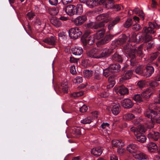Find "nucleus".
I'll use <instances>...</instances> for the list:
<instances>
[{
    "mask_svg": "<svg viewBox=\"0 0 160 160\" xmlns=\"http://www.w3.org/2000/svg\"><path fill=\"white\" fill-rule=\"evenodd\" d=\"M148 27L147 28L145 27L143 28V32L146 33L144 39L145 42H148L151 40L152 38V37L148 33H154L155 31H154V29H158L159 28V26L157 25L156 23H152L149 22L148 23Z\"/></svg>",
    "mask_w": 160,
    "mask_h": 160,
    "instance_id": "f257e3e1",
    "label": "nucleus"
},
{
    "mask_svg": "<svg viewBox=\"0 0 160 160\" xmlns=\"http://www.w3.org/2000/svg\"><path fill=\"white\" fill-rule=\"evenodd\" d=\"M158 113L160 114V108L155 106V103H151L149 105V108L145 112L144 115L151 120L154 119Z\"/></svg>",
    "mask_w": 160,
    "mask_h": 160,
    "instance_id": "f03ea898",
    "label": "nucleus"
},
{
    "mask_svg": "<svg viewBox=\"0 0 160 160\" xmlns=\"http://www.w3.org/2000/svg\"><path fill=\"white\" fill-rule=\"evenodd\" d=\"M132 45L130 43H128L125 45L123 46V49L125 51V52L128 54L130 57L131 58L130 60V62L132 66H134L136 64L135 62V59L134 54L132 53H134L136 51V49L134 45Z\"/></svg>",
    "mask_w": 160,
    "mask_h": 160,
    "instance_id": "7ed1b4c3",
    "label": "nucleus"
},
{
    "mask_svg": "<svg viewBox=\"0 0 160 160\" xmlns=\"http://www.w3.org/2000/svg\"><path fill=\"white\" fill-rule=\"evenodd\" d=\"M69 34L71 38L76 39L81 35L82 32L78 28L75 27L70 29Z\"/></svg>",
    "mask_w": 160,
    "mask_h": 160,
    "instance_id": "20e7f679",
    "label": "nucleus"
},
{
    "mask_svg": "<svg viewBox=\"0 0 160 160\" xmlns=\"http://www.w3.org/2000/svg\"><path fill=\"white\" fill-rule=\"evenodd\" d=\"M87 55L91 58L99 59L101 58L100 49L93 48L87 52Z\"/></svg>",
    "mask_w": 160,
    "mask_h": 160,
    "instance_id": "39448f33",
    "label": "nucleus"
},
{
    "mask_svg": "<svg viewBox=\"0 0 160 160\" xmlns=\"http://www.w3.org/2000/svg\"><path fill=\"white\" fill-rule=\"evenodd\" d=\"M66 14L70 16L75 15V5H68L63 8Z\"/></svg>",
    "mask_w": 160,
    "mask_h": 160,
    "instance_id": "423d86ee",
    "label": "nucleus"
},
{
    "mask_svg": "<svg viewBox=\"0 0 160 160\" xmlns=\"http://www.w3.org/2000/svg\"><path fill=\"white\" fill-rule=\"evenodd\" d=\"M87 19V17L86 15H81L75 19L73 22L76 26H79L83 24Z\"/></svg>",
    "mask_w": 160,
    "mask_h": 160,
    "instance_id": "0eeeda50",
    "label": "nucleus"
},
{
    "mask_svg": "<svg viewBox=\"0 0 160 160\" xmlns=\"http://www.w3.org/2000/svg\"><path fill=\"white\" fill-rule=\"evenodd\" d=\"M113 37V36L111 35L106 36L103 39L98 41L97 42V46L98 47H100L101 46L108 42L111 40Z\"/></svg>",
    "mask_w": 160,
    "mask_h": 160,
    "instance_id": "6e6552de",
    "label": "nucleus"
},
{
    "mask_svg": "<svg viewBox=\"0 0 160 160\" xmlns=\"http://www.w3.org/2000/svg\"><path fill=\"white\" fill-rule=\"evenodd\" d=\"M132 70H128L125 71L124 73L122 75V77L119 79V81L121 82H122L124 81L130 79L132 74Z\"/></svg>",
    "mask_w": 160,
    "mask_h": 160,
    "instance_id": "1a4fd4ad",
    "label": "nucleus"
},
{
    "mask_svg": "<svg viewBox=\"0 0 160 160\" xmlns=\"http://www.w3.org/2000/svg\"><path fill=\"white\" fill-rule=\"evenodd\" d=\"M96 19L98 21L103 20L104 22H107L110 21L111 18L109 16V14L107 13L99 15L97 17Z\"/></svg>",
    "mask_w": 160,
    "mask_h": 160,
    "instance_id": "9d476101",
    "label": "nucleus"
},
{
    "mask_svg": "<svg viewBox=\"0 0 160 160\" xmlns=\"http://www.w3.org/2000/svg\"><path fill=\"white\" fill-rule=\"evenodd\" d=\"M121 105L124 108H130L133 106V104L130 99L127 98L121 101Z\"/></svg>",
    "mask_w": 160,
    "mask_h": 160,
    "instance_id": "9b49d317",
    "label": "nucleus"
},
{
    "mask_svg": "<svg viewBox=\"0 0 160 160\" xmlns=\"http://www.w3.org/2000/svg\"><path fill=\"white\" fill-rule=\"evenodd\" d=\"M102 58L109 57L113 52L112 50L108 48L100 49Z\"/></svg>",
    "mask_w": 160,
    "mask_h": 160,
    "instance_id": "f8f14e48",
    "label": "nucleus"
},
{
    "mask_svg": "<svg viewBox=\"0 0 160 160\" xmlns=\"http://www.w3.org/2000/svg\"><path fill=\"white\" fill-rule=\"evenodd\" d=\"M112 113L115 115H118L120 111V105L118 102L113 103L112 104Z\"/></svg>",
    "mask_w": 160,
    "mask_h": 160,
    "instance_id": "ddd939ff",
    "label": "nucleus"
},
{
    "mask_svg": "<svg viewBox=\"0 0 160 160\" xmlns=\"http://www.w3.org/2000/svg\"><path fill=\"white\" fill-rule=\"evenodd\" d=\"M142 38V37L141 35L139 34L136 35V33H132L129 40L131 42L138 43L141 41Z\"/></svg>",
    "mask_w": 160,
    "mask_h": 160,
    "instance_id": "4468645a",
    "label": "nucleus"
},
{
    "mask_svg": "<svg viewBox=\"0 0 160 160\" xmlns=\"http://www.w3.org/2000/svg\"><path fill=\"white\" fill-rule=\"evenodd\" d=\"M138 146L134 143H132L128 145L127 148V149L130 153H135L138 149Z\"/></svg>",
    "mask_w": 160,
    "mask_h": 160,
    "instance_id": "2eb2a0df",
    "label": "nucleus"
},
{
    "mask_svg": "<svg viewBox=\"0 0 160 160\" xmlns=\"http://www.w3.org/2000/svg\"><path fill=\"white\" fill-rule=\"evenodd\" d=\"M68 86L67 82H64L62 83L61 86L59 87V91L63 93L68 92Z\"/></svg>",
    "mask_w": 160,
    "mask_h": 160,
    "instance_id": "dca6fc26",
    "label": "nucleus"
},
{
    "mask_svg": "<svg viewBox=\"0 0 160 160\" xmlns=\"http://www.w3.org/2000/svg\"><path fill=\"white\" fill-rule=\"evenodd\" d=\"M146 71L144 74L146 77H149L153 73L154 71V68L150 64L148 65L146 67Z\"/></svg>",
    "mask_w": 160,
    "mask_h": 160,
    "instance_id": "f3484780",
    "label": "nucleus"
},
{
    "mask_svg": "<svg viewBox=\"0 0 160 160\" xmlns=\"http://www.w3.org/2000/svg\"><path fill=\"white\" fill-rule=\"evenodd\" d=\"M43 41L49 45H54L56 44V39L54 37L51 36L45 38Z\"/></svg>",
    "mask_w": 160,
    "mask_h": 160,
    "instance_id": "a211bd4d",
    "label": "nucleus"
},
{
    "mask_svg": "<svg viewBox=\"0 0 160 160\" xmlns=\"http://www.w3.org/2000/svg\"><path fill=\"white\" fill-rule=\"evenodd\" d=\"M134 158L139 160L148 159V156L142 152H139L133 155Z\"/></svg>",
    "mask_w": 160,
    "mask_h": 160,
    "instance_id": "6ab92c4d",
    "label": "nucleus"
},
{
    "mask_svg": "<svg viewBox=\"0 0 160 160\" xmlns=\"http://www.w3.org/2000/svg\"><path fill=\"white\" fill-rule=\"evenodd\" d=\"M113 0H100V4H102L106 2V7L108 8H114V6Z\"/></svg>",
    "mask_w": 160,
    "mask_h": 160,
    "instance_id": "aec40b11",
    "label": "nucleus"
},
{
    "mask_svg": "<svg viewBox=\"0 0 160 160\" xmlns=\"http://www.w3.org/2000/svg\"><path fill=\"white\" fill-rule=\"evenodd\" d=\"M94 35H93L89 36L87 38H85V40L82 39V42L84 44H88L89 45H92L95 42V39Z\"/></svg>",
    "mask_w": 160,
    "mask_h": 160,
    "instance_id": "412c9836",
    "label": "nucleus"
},
{
    "mask_svg": "<svg viewBox=\"0 0 160 160\" xmlns=\"http://www.w3.org/2000/svg\"><path fill=\"white\" fill-rule=\"evenodd\" d=\"M112 143L113 148L114 147L119 148L123 147L124 146V144L121 140H113L112 141Z\"/></svg>",
    "mask_w": 160,
    "mask_h": 160,
    "instance_id": "4be33fe9",
    "label": "nucleus"
},
{
    "mask_svg": "<svg viewBox=\"0 0 160 160\" xmlns=\"http://www.w3.org/2000/svg\"><path fill=\"white\" fill-rule=\"evenodd\" d=\"M147 147L148 151L152 152H155L158 150L156 144L152 142H149L147 145Z\"/></svg>",
    "mask_w": 160,
    "mask_h": 160,
    "instance_id": "5701e85b",
    "label": "nucleus"
},
{
    "mask_svg": "<svg viewBox=\"0 0 160 160\" xmlns=\"http://www.w3.org/2000/svg\"><path fill=\"white\" fill-rule=\"evenodd\" d=\"M160 134L158 132H152L148 134V136L149 139L153 140L155 141L158 140Z\"/></svg>",
    "mask_w": 160,
    "mask_h": 160,
    "instance_id": "b1692460",
    "label": "nucleus"
},
{
    "mask_svg": "<svg viewBox=\"0 0 160 160\" xmlns=\"http://www.w3.org/2000/svg\"><path fill=\"white\" fill-rule=\"evenodd\" d=\"M102 152V150L100 147L93 148L91 150V153L96 157L100 156Z\"/></svg>",
    "mask_w": 160,
    "mask_h": 160,
    "instance_id": "393cba45",
    "label": "nucleus"
},
{
    "mask_svg": "<svg viewBox=\"0 0 160 160\" xmlns=\"http://www.w3.org/2000/svg\"><path fill=\"white\" fill-rule=\"evenodd\" d=\"M120 65L118 63L112 64L109 67L112 73L118 72L120 70Z\"/></svg>",
    "mask_w": 160,
    "mask_h": 160,
    "instance_id": "a878e982",
    "label": "nucleus"
},
{
    "mask_svg": "<svg viewBox=\"0 0 160 160\" xmlns=\"http://www.w3.org/2000/svg\"><path fill=\"white\" fill-rule=\"evenodd\" d=\"M152 88L151 87L147 89L142 93V97L146 98H149L152 93Z\"/></svg>",
    "mask_w": 160,
    "mask_h": 160,
    "instance_id": "bb28decb",
    "label": "nucleus"
},
{
    "mask_svg": "<svg viewBox=\"0 0 160 160\" xmlns=\"http://www.w3.org/2000/svg\"><path fill=\"white\" fill-rule=\"evenodd\" d=\"M51 23L57 28H59L62 26L61 22L56 18H53L50 20Z\"/></svg>",
    "mask_w": 160,
    "mask_h": 160,
    "instance_id": "cd10ccee",
    "label": "nucleus"
},
{
    "mask_svg": "<svg viewBox=\"0 0 160 160\" xmlns=\"http://www.w3.org/2000/svg\"><path fill=\"white\" fill-rule=\"evenodd\" d=\"M105 32V30L104 29H102L98 31L95 34L93 35L96 39H99L103 37Z\"/></svg>",
    "mask_w": 160,
    "mask_h": 160,
    "instance_id": "c85d7f7f",
    "label": "nucleus"
},
{
    "mask_svg": "<svg viewBox=\"0 0 160 160\" xmlns=\"http://www.w3.org/2000/svg\"><path fill=\"white\" fill-rule=\"evenodd\" d=\"M75 15H80L83 12V9L82 5L81 4H78L76 6H75Z\"/></svg>",
    "mask_w": 160,
    "mask_h": 160,
    "instance_id": "c756f323",
    "label": "nucleus"
},
{
    "mask_svg": "<svg viewBox=\"0 0 160 160\" xmlns=\"http://www.w3.org/2000/svg\"><path fill=\"white\" fill-rule=\"evenodd\" d=\"M72 51V53L76 55H80L83 52L82 49L80 47H78L73 48Z\"/></svg>",
    "mask_w": 160,
    "mask_h": 160,
    "instance_id": "7c9ffc66",
    "label": "nucleus"
},
{
    "mask_svg": "<svg viewBox=\"0 0 160 160\" xmlns=\"http://www.w3.org/2000/svg\"><path fill=\"white\" fill-rule=\"evenodd\" d=\"M130 130L134 133L135 135L136 136L140 132V131H141L142 132H145V129L144 128L142 127H140L139 129L140 131H139L138 129H137L136 128L134 127H132L131 128H130Z\"/></svg>",
    "mask_w": 160,
    "mask_h": 160,
    "instance_id": "2f4dec72",
    "label": "nucleus"
},
{
    "mask_svg": "<svg viewBox=\"0 0 160 160\" xmlns=\"http://www.w3.org/2000/svg\"><path fill=\"white\" fill-rule=\"evenodd\" d=\"M136 137L137 140L141 143L144 142L146 140V136L140 132L136 136Z\"/></svg>",
    "mask_w": 160,
    "mask_h": 160,
    "instance_id": "473e14b6",
    "label": "nucleus"
},
{
    "mask_svg": "<svg viewBox=\"0 0 160 160\" xmlns=\"http://www.w3.org/2000/svg\"><path fill=\"white\" fill-rule=\"evenodd\" d=\"M115 77L113 76H110L108 78V81L109 84L107 86V88H112L115 84Z\"/></svg>",
    "mask_w": 160,
    "mask_h": 160,
    "instance_id": "72a5a7b5",
    "label": "nucleus"
},
{
    "mask_svg": "<svg viewBox=\"0 0 160 160\" xmlns=\"http://www.w3.org/2000/svg\"><path fill=\"white\" fill-rule=\"evenodd\" d=\"M120 20V18L119 17H117L112 22H110L108 25V28L109 30L112 29V28L116 24L118 23Z\"/></svg>",
    "mask_w": 160,
    "mask_h": 160,
    "instance_id": "f704fd0d",
    "label": "nucleus"
},
{
    "mask_svg": "<svg viewBox=\"0 0 160 160\" xmlns=\"http://www.w3.org/2000/svg\"><path fill=\"white\" fill-rule=\"evenodd\" d=\"M118 92L121 95H124L127 94L128 93V89L124 86H121L118 88Z\"/></svg>",
    "mask_w": 160,
    "mask_h": 160,
    "instance_id": "c9c22d12",
    "label": "nucleus"
},
{
    "mask_svg": "<svg viewBox=\"0 0 160 160\" xmlns=\"http://www.w3.org/2000/svg\"><path fill=\"white\" fill-rule=\"evenodd\" d=\"M128 40V37L125 35H123L122 37L116 42V45L117 44H122L126 42Z\"/></svg>",
    "mask_w": 160,
    "mask_h": 160,
    "instance_id": "e433bc0d",
    "label": "nucleus"
},
{
    "mask_svg": "<svg viewBox=\"0 0 160 160\" xmlns=\"http://www.w3.org/2000/svg\"><path fill=\"white\" fill-rule=\"evenodd\" d=\"M142 50V45H141L138 47V50H136V49L135 52L134 53H132L134 54L135 56V54H137L138 55L142 58V57L143 56Z\"/></svg>",
    "mask_w": 160,
    "mask_h": 160,
    "instance_id": "4c0bfd02",
    "label": "nucleus"
},
{
    "mask_svg": "<svg viewBox=\"0 0 160 160\" xmlns=\"http://www.w3.org/2000/svg\"><path fill=\"white\" fill-rule=\"evenodd\" d=\"M112 59L115 61L119 62H122V56L117 53H115L112 56Z\"/></svg>",
    "mask_w": 160,
    "mask_h": 160,
    "instance_id": "58836bf2",
    "label": "nucleus"
},
{
    "mask_svg": "<svg viewBox=\"0 0 160 160\" xmlns=\"http://www.w3.org/2000/svg\"><path fill=\"white\" fill-rule=\"evenodd\" d=\"M142 96L140 94H136L133 97V99L136 102L140 103L143 101Z\"/></svg>",
    "mask_w": 160,
    "mask_h": 160,
    "instance_id": "ea45409f",
    "label": "nucleus"
},
{
    "mask_svg": "<svg viewBox=\"0 0 160 160\" xmlns=\"http://www.w3.org/2000/svg\"><path fill=\"white\" fill-rule=\"evenodd\" d=\"M135 118L134 115L131 113H127L124 114L123 118L126 120H130Z\"/></svg>",
    "mask_w": 160,
    "mask_h": 160,
    "instance_id": "a19ab883",
    "label": "nucleus"
},
{
    "mask_svg": "<svg viewBox=\"0 0 160 160\" xmlns=\"http://www.w3.org/2000/svg\"><path fill=\"white\" fill-rule=\"evenodd\" d=\"M92 120V119L90 117H88L84 118L81 120V122L83 124H89L90 123Z\"/></svg>",
    "mask_w": 160,
    "mask_h": 160,
    "instance_id": "79ce46f5",
    "label": "nucleus"
},
{
    "mask_svg": "<svg viewBox=\"0 0 160 160\" xmlns=\"http://www.w3.org/2000/svg\"><path fill=\"white\" fill-rule=\"evenodd\" d=\"M83 74L85 77L87 78H88L92 76L93 72L92 71L86 70L84 71Z\"/></svg>",
    "mask_w": 160,
    "mask_h": 160,
    "instance_id": "37998d69",
    "label": "nucleus"
},
{
    "mask_svg": "<svg viewBox=\"0 0 160 160\" xmlns=\"http://www.w3.org/2000/svg\"><path fill=\"white\" fill-rule=\"evenodd\" d=\"M132 24V20L130 18L128 19L124 24V27L126 28H128Z\"/></svg>",
    "mask_w": 160,
    "mask_h": 160,
    "instance_id": "c03bdc74",
    "label": "nucleus"
},
{
    "mask_svg": "<svg viewBox=\"0 0 160 160\" xmlns=\"http://www.w3.org/2000/svg\"><path fill=\"white\" fill-rule=\"evenodd\" d=\"M87 27L88 28L92 29H97L96 27V23L95 22H91L87 24Z\"/></svg>",
    "mask_w": 160,
    "mask_h": 160,
    "instance_id": "a18cd8bd",
    "label": "nucleus"
},
{
    "mask_svg": "<svg viewBox=\"0 0 160 160\" xmlns=\"http://www.w3.org/2000/svg\"><path fill=\"white\" fill-rule=\"evenodd\" d=\"M82 82V78L81 77H77L73 80V82L75 83H80Z\"/></svg>",
    "mask_w": 160,
    "mask_h": 160,
    "instance_id": "49530a36",
    "label": "nucleus"
},
{
    "mask_svg": "<svg viewBox=\"0 0 160 160\" xmlns=\"http://www.w3.org/2000/svg\"><path fill=\"white\" fill-rule=\"evenodd\" d=\"M111 70L109 69V68L107 69L104 70H103V75L106 77H108L109 76L111 75L112 72H111Z\"/></svg>",
    "mask_w": 160,
    "mask_h": 160,
    "instance_id": "de8ad7c7",
    "label": "nucleus"
},
{
    "mask_svg": "<svg viewBox=\"0 0 160 160\" xmlns=\"http://www.w3.org/2000/svg\"><path fill=\"white\" fill-rule=\"evenodd\" d=\"M158 55L159 53L158 52H156L151 54L150 56V60L152 61L155 60L156 58Z\"/></svg>",
    "mask_w": 160,
    "mask_h": 160,
    "instance_id": "09e8293b",
    "label": "nucleus"
},
{
    "mask_svg": "<svg viewBox=\"0 0 160 160\" xmlns=\"http://www.w3.org/2000/svg\"><path fill=\"white\" fill-rule=\"evenodd\" d=\"M73 133L75 135H78L81 134L80 129L79 128H74Z\"/></svg>",
    "mask_w": 160,
    "mask_h": 160,
    "instance_id": "8fccbe9b",
    "label": "nucleus"
},
{
    "mask_svg": "<svg viewBox=\"0 0 160 160\" xmlns=\"http://www.w3.org/2000/svg\"><path fill=\"white\" fill-rule=\"evenodd\" d=\"M141 28V26L138 23L134 24L133 26L132 29L136 31L139 30Z\"/></svg>",
    "mask_w": 160,
    "mask_h": 160,
    "instance_id": "3c124183",
    "label": "nucleus"
},
{
    "mask_svg": "<svg viewBox=\"0 0 160 160\" xmlns=\"http://www.w3.org/2000/svg\"><path fill=\"white\" fill-rule=\"evenodd\" d=\"M88 109L87 106L84 104H83L82 106L80 108V111L82 112H86Z\"/></svg>",
    "mask_w": 160,
    "mask_h": 160,
    "instance_id": "603ef678",
    "label": "nucleus"
},
{
    "mask_svg": "<svg viewBox=\"0 0 160 160\" xmlns=\"http://www.w3.org/2000/svg\"><path fill=\"white\" fill-rule=\"evenodd\" d=\"M135 72L137 73L141 74L142 72V69L141 66L137 67L135 69Z\"/></svg>",
    "mask_w": 160,
    "mask_h": 160,
    "instance_id": "864d4df0",
    "label": "nucleus"
},
{
    "mask_svg": "<svg viewBox=\"0 0 160 160\" xmlns=\"http://www.w3.org/2000/svg\"><path fill=\"white\" fill-rule=\"evenodd\" d=\"M104 21H102L98 23H96V27H97V29L98 28L103 27L104 26L105 23H106Z\"/></svg>",
    "mask_w": 160,
    "mask_h": 160,
    "instance_id": "5fc2aeb1",
    "label": "nucleus"
},
{
    "mask_svg": "<svg viewBox=\"0 0 160 160\" xmlns=\"http://www.w3.org/2000/svg\"><path fill=\"white\" fill-rule=\"evenodd\" d=\"M70 72L73 75L75 74L76 73L75 66L73 65L70 68Z\"/></svg>",
    "mask_w": 160,
    "mask_h": 160,
    "instance_id": "6e6d98bb",
    "label": "nucleus"
},
{
    "mask_svg": "<svg viewBox=\"0 0 160 160\" xmlns=\"http://www.w3.org/2000/svg\"><path fill=\"white\" fill-rule=\"evenodd\" d=\"M99 94L100 96L102 97H106L109 95V94L108 92H106L103 91L100 92Z\"/></svg>",
    "mask_w": 160,
    "mask_h": 160,
    "instance_id": "4d7b16f0",
    "label": "nucleus"
},
{
    "mask_svg": "<svg viewBox=\"0 0 160 160\" xmlns=\"http://www.w3.org/2000/svg\"><path fill=\"white\" fill-rule=\"evenodd\" d=\"M35 15V14L32 12H28L27 14V17L29 19H32Z\"/></svg>",
    "mask_w": 160,
    "mask_h": 160,
    "instance_id": "13d9d810",
    "label": "nucleus"
},
{
    "mask_svg": "<svg viewBox=\"0 0 160 160\" xmlns=\"http://www.w3.org/2000/svg\"><path fill=\"white\" fill-rule=\"evenodd\" d=\"M145 82L143 81H140L138 83V86L140 88H143L145 85Z\"/></svg>",
    "mask_w": 160,
    "mask_h": 160,
    "instance_id": "bf43d9fd",
    "label": "nucleus"
},
{
    "mask_svg": "<svg viewBox=\"0 0 160 160\" xmlns=\"http://www.w3.org/2000/svg\"><path fill=\"white\" fill-rule=\"evenodd\" d=\"M50 3L52 5H56L58 3V0H49Z\"/></svg>",
    "mask_w": 160,
    "mask_h": 160,
    "instance_id": "052dcab7",
    "label": "nucleus"
},
{
    "mask_svg": "<svg viewBox=\"0 0 160 160\" xmlns=\"http://www.w3.org/2000/svg\"><path fill=\"white\" fill-rule=\"evenodd\" d=\"M125 151V149L123 148H119L118 149L117 152L119 155H121Z\"/></svg>",
    "mask_w": 160,
    "mask_h": 160,
    "instance_id": "680f3d73",
    "label": "nucleus"
},
{
    "mask_svg": "<svg viewBox=\"0 0 160 160\" xmlns=\"http://www.w3.org/2000/svg\"><path fill=\"white\" fill-rule=\"evenodd\" d=\"M109 126V124L108 123H103L101 125V127L103 129L106 128L107 127L108 128Z\"/></svg>",
    "mask_w": 160,
    "mask_h": 160,
    "instance_id": "e2e57ef3",
    "label": "nucleus"
},
{
    "mask_svg": "<svg viewBox=\"0 0 160 160\" xmlns=\"http://www.w3.org/2000/svg\"><path fill=\"white\" fill-rule=\"evenodd\" d=\"M90 34V32L89 31H86L83 35V37L84 38L83 40H85V38H87L88 37L89 35Z\"/></svg>",
    "mask_w": 160,
    "mask_h": 160,
    "instance_id": "0e129e2a",
    "label": "nucleus"
},
{
    "mask_svg": "<svg viewBox=\"0 0 160 160\" xmlns=\"http://www.w3.org/2000/svg\"><path fill=\"white\" fill-rule=\"evenodd\" d=\"M73 0H62V3L64 5H66L72 2Z\"/></svg>",
    "mask_w": 160,
    "mask_h": 160,
    "instance_id": "69168bd1",
    "label": "nucleus"
},
{
    "mask_svg": "<svg viewBox=\"0 0 160 160\" xmlns=\"http://www.w3.org/2000/svg\"><path fill=\"white\" fill-rule=\"evenodd\" d=\"M158 83L156 81H153L150 84V85L152 87H155L158 86Z\"/></svg>",
    "mask_w": 160,
    "mask_h": 160,
    "instance_id": "338daca9",
    "label": "nucleus"
},
{
    "mask_svg": "<svg viewBox=\"0 0 160 160\" xmlns=\"http://www.w3.org/2000/svg\"><path fill=\"white\" fill-rule=\"evenodd\" d=\"M83 104L82 102H80L76 103V106L78 108L80 109V108H81V107Z\"/></svg>",
    "mask_w": 160,
    "mask_h": 160,
    "instance_id": "774afa93",
    "label": "nucleus"
}]
</instances>
